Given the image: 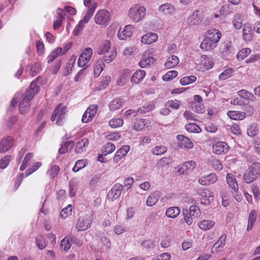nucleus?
I'll use <instances>...</instances> for the list:
<instances>
[{"label":"nucleus","instance_id":"obj_53","mask_svg":"<svg viewBox=\"0 0 260 260\" xmlns=\"http://www.w3.org/2000/svg\"><path fill=\"white\" fill-rule=\"evenodd\" d=\"M72 246V240L67 237L64 238L60 242V246L64 251L69 250Z\"/></svg>","mask_w":260,"mask_h":260},{"label":"nucleus","instance_id":"obj_58","mask_svg":"<svg viewBox=\"0 0 260 260\" xmlns=\"http://www.w3.org/2000/svg\"><path fill=\"white\" fill-rule=\"evenodd\" d=\"M131 76V73L128 70H126L123 71V75L121 76V78L118 80L117 84L119 85H123L128 80Z\"/></svg>","mask_w":260,"mask_h":260},{"label":"nucleus","instance_id":"obj_57","mask_svg":"<svg viewBox=\"0 0 260 260\" xmlns=\"http://www.w3.org/2000/svg\"><path fill=\"white\" fill-rule=\"evenodd\" d=\"M87 164L86 159H81L78 160L75 166L73 168V171L74 172H77L79 171L80 170L84 168Z\"/></svg>","mask_w":260,"mask_h":260},{"label":"nucleus","instance_id":"obj_12","mask_svg":"<svg viewBox=\"0 0 260 260\" xmlns=\"http://www.w3.org/2000/svg\"><path fill=\"white\" fill-rule=\"evenodd\" d=\"M134 26L133 25H127L123 28H120L118 33V38L121 40H125L130 38L133 34Z\"/></svg>","mask_w":260,"mask_h":260},{"label":"nucleus","instance_id":"obj_27","mask_svg":"<svg viewBox=\"0 0 260 260\" xmlns=\"http://www.w3.org/2000/svg\"><path fill=\"white\" fill-rule=\"evenodd\" d=\"M155 60L153 57L147 56L146 54H144L139 64L141 68H146L153 63Z\"/></svg>","mask_w":260,"mask_h":260},{"label":"nucleus","instance_id":"obj_59","mask_svg":"<svg viewBox=\"0 0 260 260\" xmlns=\"http://www.w3.org/2000/svg\"><path fill=\"white\" fill-rule=\"evenodd\" d=\"M72 207L71 205H68L66 207L63 208L60 212V216L62 219H65L71 214Z\"/></svg>","mask_w":260,"mask_h":260},{"label":"nucleus","instance_id":"obj_47","mask_svg":"<svg viewBox=\"0 0 260 260\" xmlns=\"http://www.w3.org/2000/svg\"><path fill=\"white\" fill-rule=\"evenodd\" d=\"M197 77L191 75L188 76H185L180 80V83L182 85H187L196 82Z\"/></svg>","mask_w":260,"mask_h":260},{"label":"nucleus","instance_id":"obj_39","mask_svg":"<svg viewBox=\"0 0 260 260\" xmlns=\"http://www.w3.org/2000/svg\"><path fill=\"white\" fill-rule=\"evenodd\" d=\"M257 216V213L255 210H252L249 215L248 225L247 230L248 231H250L256 220Z\"/></svg>","mask_w":260,"mask_h":260},{"label":"nucleus","instance_id":"obj_11","mask_svg":"<svg viewBox=\"0 0 260 260\" xmlns=\"http://www.w3.org/2000/svg\"><path fill=\"white\" fill-rule=\"evenodd\" d=\"M158 10L161 14L167 16L173 15L176 13L175 6L169 3H166L160 5Z\"/></svg>","mask_w":260,"mask_h":260},{"label":"nucleus","instance_id":"obj_51","mask_svg":"<svg viewBox=\"0 0 260 260\" xmlns=\"http://www.w3.org/2000/svg\"><path fill=\"white\" fill-rule=\"evenodd\" d=\"M167 151V148L164 145L155 146L151 151L152 153L155 155H160L164 154Z\"/></svg>","mask_w":260,"mask_h":260},{"label":"nucleus","instance_id":"obj_30","mask_svg":"<svg viewBox=\"0 0 260 260\" xmlns=\"http://www.w3.org/2000/svg\"><path fill=\"white\" fill-rule=\"evenodd\" d=\"M233 25L236 29H240L243 26V16L239 13L234 15L233 21Z\"/></svg>","mask_w":260,"mask_h":260},{"label":"nucleus","instance_id":"obj_33","mask_svg":"<svg viewBox=\"0 0 260 260\" xmlns=\"http://www.w3.org/2000/svg\"><path fill=\"white\" fill-rule=\"evenodd\" d=\"M180 210L178 207H171L167 209L166 211V216L171 218H176L180 214Z\"/></svg>","mask_w":260,"mask_h":260},{"label":"nucleus","instance_id":"obj_35","mask_svg":"<svg viewBox=\"0 0 260 260\" xmlns=\"http://www.w3.org/2000/svg\"><path fill=\"white\" fill-rule=\"evenodd\" d=\"M214 224L215 222L211 220H202L198 223L199 227L204 231L210 230Z\"/></svg>","mask_w":260,"mask_h":260},{"label":"nucleus","instance_id":"obj_28","mask_svg":"<svg viewBox=\"0 0 260 260\" xmlns=\"http://www.w3.org/2000/svg\"><path fill=\"white\" fill-rule=\"evenodd\" d=\"M179 62V58L176 55H172L167 58L165 66L167 69H171L176 67Z\"/></svg>","mask_w":260,"mask_h":260},{"label":"nucleus","instance_id":"obj_43","mask_svg":"<svg viewBox=\"0 0 260 260\" xmlns=\"http://www.w3.org/2000/svg\"><path fill=\"white\" fill-rule=\"evenodd\" d=\"M186 211L188 212V214L194 218L199 217L201 215L200 209L196 205L191 206L189 207V211L186 210Z\"/></svg>","mask_w":260,"mask_h":260},{"label":"nucleus","instance_id":"obj_40","mask_svg":"<svg viewBox=\"0 0 260 260\" xmlns=\"http://www.w3.org/2000/svg\"><path fill=\"white\" fill-rule=\"evenodd\" d=\"M84 5L88 8V10L86 12H88L89 11L92 12V16L97 7V3L94 0H84Z\"/></svg>","mask_w":260,"mask_h":260},{"label":"nucleus","instance_id":"obj_46","mask_svg":"<svg viewBox=\"0 0 260 260\" xmlns=\"http://www.w3.org/2000/svg\"><path fill=\"white\" fill-rule=\"evenodd\" d=\"M115 150V146L114 144L110 143L105 144L102 150L103 155L106 156L108 154L111 153Z\"/></svg>","mask_w":260,"mask_h":260},{"label":"nucleus","instance_id":"obj_1","mask_svg":"<svg viewBox=\"0 0 260 260\" xmlns=\"http://www.w3.org/2000/svg\"><path fill=\"white\" fill-rule=\"evenodd\" d=\"M221 37V34L218 29H209L205 35V38L200 45V48L206 51L213 50L216 47Z\"/></svg>","mask_w":260,"mask_h":260},{"label":"nucleus","instance_id":"obj_4","mask_svg":"<svg viewBox=\"0 0 260 260\" xmlns=\"http://www.w3.org/2000/svg\"><path fill=\"white\" fill-rule=\"evenodd\" d=\"M146 15V8L140 4L132 5L127 12L128 17L134 23L142 21L145 19Z\"/></svg>","mask_w":260,"mask_h":260},{"label":"nucleus","instance_id":"obj_56","mask_svg":"<svg viewBox=\"0 0 260 260\" xmlns=\"http://www.w3.org/2000/svg\"><path fill=\"white\" fill-rule=\"evenodd\" d=\"M36 243L40 250L44 249L47 246V243L42 235H38L37 237Z\"/></svg>","mask_w":260,"mask_h":260},{"label":"nucleus","instance_id":"obj_26","mask_svg":"<svg viewBox=\"0 0 260 260\" xmlns=\"http://www.w3.org/2000/svg\"><path fill=\"white\" fill-rule=\"evenodd\" d=\"M146 75L145 72L144 70H139L136 71L131 77V81L134 84H137L141 82Z\"/></svg>","mask_w":260,"mask_h":260},{"label":"nucleus","instance_id":"obj_6","mask_svg":"<svg viewBox=\"0 0 260 260\" xmlns=\"http://www.w3.org/2000/svg\"><path fill=\"white\" fill-rule=\"evenodd\" d=\"M67 112L66 106L62 104H58L55 108L51 116L50 120L54 121L56 120V124L62 125Z\"/></svg>","mask_w":260,"mask_h":260},{"label":"nucleus","instance_id":"obj_63","mask_svg":"<svg viewBox=\"0 0 260 260\" xmlns=\"http://www.w3.org/2000/svg\"><path fill=\"white\" fill-rule=\"evenodd\" d=\"M30 74L32 76H36L41 70V65L39 63H36L30 69Z\"/></svg>","mask_w":260,"mask_h":260},{"label":"nucleus","instance_id":"obj_50","mask_svg":"<svg viewBox=\"0 0 260 260\" xmlns=\"http://www.w3.org/2000/svg\"><path fill=\"white\" fill-rule=\"evenodd\" d=\"M155 108V105L154 104H147L146 105H144L141 108H139L137 110V112L139 114H145L147 112H149L154 109Z\"/></svg>","mask_w":260,"mask_h":260},{"label":"nucleus","instance_id":"obj_23","mask_svg":"<svg viewBox=\"0 0 260 260\" xmlns=\"http://www.w3.org/2000/svg\"><path fill=\"white\" fill-rule=\"evenodd\" d=\"M89 144L88 140L87 138H83L79 140L76 144L75 150L77 153H81L86 150Z\"/></svg>","mask_w":260,"mask_h":260},{"label":"nucleus","instance_id":"obj_16","mask_svg":"<svg viewBox=\"0 0 260 260\" xmlns=\"http://www.w3.org/2000/svg\"><path fill=\"white\" fill-rule=\"evenodd\" d=\"M91 11H89L88 12H86L83 19L80 20L78 24L77 25L74 30V34L75 36H78L80 32L84 28V25L86 24L91 17Z\"/></svg>","mask_w":260,"mask_h":260},{"label":"nucleus","instance_id":"obj_55","mask_svg":"<svg viewBox=\"0 0 260 260\" xmlns=\"http://www.w3.org/2000/svg\"><path fill=\"white\" fill-rule=\"evenodd\" d=\"M251 52V49L248 48L241 49L237 54V58L239 60L245 58Z\"/></svg>","mask_w":260,"mask_h":260},{"label":"nucleus","instance_id":"obj_34","mask_svg":"<svg viewBox=\"0 0 260 260\" xmlns=\"http://www.w3.org/2000/svg\"><path fill=\"white\" fill-rule=\"evenodd\" d=\"M123 102L121 99L116 98L111 101L109 104L110 111H114L119 109L123 105Z\"/></svg>","mask_w":260,"mask_h":260},{"label":"nucleus","instance_id":"obj_15","mask_svg":"<svg viewBox=\"0 0 260 260\" xmlns=\"http://www.w3.org/2000/svg\"><path fill=\"white\" fill-rule=\"evenodd\" d=\"M13 146V138L10 136L4 137L0 142V153L6 152Z\"/></svg>","mask_w":260,"mask_h":260},{"label":"nucleus","instance_id":"obj_36","mask_svg":"<svg viewBox=\"0 0 260 260\" xmlns=\"http://www.w3.org/2000/svg\"><path fill=\"white\" fill-rule=\"evenodd\" d=\"M251 27L249 24H244L243 28V39L246 41H249L251 39Z\"/></svg>","mask_w":260,"mask_h":260},{"label":"nucleus","instance_id":"obj_37","mask_svg":"<svg viewBox=\"0 0 260 260\" xmlns=\"http://www.w3.org/2000/svg\"><path fill=\"white\" fill-rule=\"evenodd\" d=\"M61 52V47H57L53 50L47 57L48 63L53 61L56 58L59 56L63 55Z\"/></svg>","mask_w":260,"mask_h":260},{"label":"nucleus","instance_id":"obj_17","mask_svg":"<svg viewBox=\"0 0 260 260\" xmlns=\"http://www.w3.org/2000/svg\"><path fill=\"white\" fill-rule=\"evenodd\" d=\"M218 177L214 173H211L208 175L201 177L198 182L202 185H209L213 184L217 181Z\"/></svg>","mask_w":260,"mask_h":260},{"label":"nucleus","instance_id":"obj_13","mask_svg":"<svg viewBox=\"0 0 260 260\" xmlns=\"http://www.w3.org/2000/svg\"><path fill=\"white\" fill-rule=\"evenodd\" d=\"M196 167L194 161L189 160L183 164L178 170V172L182 175L188 174L192 172Z\"/></svg>","mask_w":260,"mask_h":260},{"label":"nucleus","instance_id":"obj_60","mask_svg":"<svg viewBox=\"0 0 260 260\" xmlns=\"http://www.w3.org/2000/svg\"><path fill=\"white\" fill-rule=\"evenodd\" d=\"M177 75L178 72L176 71H170L163 75L162 79L165 81H169L175 78Z\"/></svg>","mask_w":260,"mask_h":260},{"label":"nucleus","instance_id":"obj_5","mask_svg":"<svg viewBox=\"0 0 260 260\" xmlns=\"http://www.w3.org/2000/svg\"><path fill=\"white\" fill-rule=\"evenodd\" d=\"M260 175V163L253 162L246 170L243 179L246 183H250L255 180Z\"/></svg>","mask_w":260,"mask_h":260},{"label":"nucleus","instance_id":"obj_45","mask_svg":"<svg viewBox=\"0 0 260 260\" xmlns=\"http://www.w3.org/2000/svg\"><path fill=\"white\" fill-rule=\"evenodd\" d=\"M185 129L190 133H200L202 132L201 128L196 123H190L186 124Z\"/></svg>","mask_w":260,"mask_h":260},{"label":"nucleus","instance_id":"obj_64","mask_svg":"<svg viewBox=\"0 0 260 260\" xmlns=\"http://www.w3.org/2000/svg\"><path fill=\"white\" fill-rule=\"evenodd\" d=\"M59 171V167L57 166H52L48 171L47 174L51 178H54L57 174L58 173Z\"/></svg>","mask_w":260,"mask_h":260},{"label":"nucleus","instance_id":"obj_25","mask_svg":"<svg viewBox=\"0 0 260 260\" xmlns=\"http://www.w3.org/2000/svg\"><path fill=\"white\" fill-rule=\"evenodd\" d=\"M226 239V235H222L218 240L214 244L211 249L212 252L220 251L225 245Z\"/></svg>","mask_w":260,"mask_h":260},{"label":"nucleus","instance_id":"obj_8","mask_svg":"<svg viewBox=\"0 0 260 260\" xmlns=\"http://www.w3.org/2000/svg\"><path fill=\"white\" fill-rule=\"evenodd\" d=\"M93 54L92 49L90 47L86 48L80 55L78 60V66L79 67H86L89 62Z\"/></svg>","mask_w":260,"mask_h":260},{"label":"nucleus","instance_id":"obj_52","mask_svg":"<svg viewBox=\"0 0 260 260\" xmlns=\"http://www.w3.org/2000/svg\"><path fill=\"white\" fill-rule=\"evenodd\" d=\"M123 119L120 118H114L109 121V124L112 128H117L123 125Z\"/></svg>","mask_w":260,"mask_h":260},{"label":"nucleus","instance_id":"obj_29","mask_svg":"<svg viewBox=\"0 0 260 260\" xmlns=\"http://www.w3.org/2000/svg\"><path fill=\"white\" fill-rule=\"evenodd\" d=\"M104 61V59L102 60V59H99L96 60L94 66L93 73L94 77H98L99 76L100 74L103 71L105 67Z\"/></svg>","mask_w":260,"mask_h":260},{"label":"nucleus","instance_id":"obj_2","mask_svg":"<svg viewBox=\"0 0 260 260\" xmlns=\"http://www.w3.org/2000/svg\"><path fill=\"white\" fill-rule=\"evenodd\" d=\"M39 90V86L36 82L32 81L29 87L26 90L24 97L19 105V109L21 113L24 114L29 111L30 101Z\"/></svg>","mask_w":260,"mask_h":260},{"label":"nucleus","instance_id":"obj_19","mask_svg":"<svg viewBox=\"0 0 260 260\" xmlns=\"http://www.w3.org/2000/svg\"><path fill=\"white\" fill-rule=\"evenodd\" d=\"M91 224V219L89 217L79 219L76 224V229L79 231H83L89 228Z\"/></svg>","mask_w":260,"mask_h":260},{"label":"nucleus","instance_id":"obj_42","mask_svg":"<svg viewBox=\"0 0 260 260\" xmlns=\"http://www.w3.org/2000/svg\"><path fill=\"white\" fill-rule=\"evenodd\" d=\"M73 146V143L72 141H68L61 145L58 152L60 154H63L69 151H70Z\"/></svg>","mask_w":260,"mask_h":260},{"label":"nucleus","instance_id":"obj_22","mask_svg":"<svg viewBox=\"0 0 260 260\" xmlns=\"http://www.w3.org/2000/svg\"><path fill=\"white\" fill-rule=\"evenodd\" d=\"M177 139L178 141L179 145L182 148L191 149L193 147L192 142L183 135H178Z\"/></svg>","mask_w":260,"mask_h":260},{"label":"nucleus","instance_id":"obj_3","mask_svg":"<svg viewBox=\"0 0 260 260\" xmlns=\"http://www.w3.org/2000/svg\"><path fill=\"white\" fill-rule=\"evenodd\" d=\"M98 53L100 55H103L104 62L109 63L115 59L117 52L115 48L111 47L110 42L106 40L100 45Z\"/></svg>","mask_w":260,"mask_h":260},{"label":"nucleus","instance_id":"obj_9","mask_svg":"<svg viewBox=\"0 0 260 260\" xmlns=\"http://www.w3.org/2000/svg\"><path fill=\"white\" fill-rule=\"evenodd\" d=\"M98 107L95 105H90L84 113L81 121L83 123L91 121L95 116Z\"/></svg>","mask_w":260,"mask_h":260},{"label":"nucleus","instance_id":"obj_7","mask_svg":"<svg viewBox=\"0 0 260 260\" xmlns=\"http://www.w3.org/2000/svg\"><path fill=\"white\" fill-rule=\"evenodd\" d=\"M111 14L109 12L105 9L99 11L94 16L96 24L106 27L110 23Z\"/></svg>","mask_w":260,"mask_h":260},{"label":"nucleus","instance_id":"obj_38","mask_svg":"<svg viewBox=\"0 0 260 260\" xmlns=\"http://www.w3.org/2000/svg\"><path fill=\"white\" fill-rule=\"evenodd\" d=\"M159 198V193L155 192L151 193L146 200V205L148 206H152L154 205L158 201Z\"/></svg>","mask_w":260,"mask_h":260},{"label":"nucleus","instance_id":"obj_44","mask_svg":"<svg viewBox=\"0 0 260 260\" xmlns=\"http://www.w3.org/2000/svg\"><path fill=\"white\" fill-rule=\"evenodd\" d=\"M198 194L206 199L214 197V193L207 188L199 189Z\"/></svg>","mask_w":260,"mask_h":260},{"label":"nucleus","instance_id":"obj_62","mask_svg":"<svg viewBox=\"0 0 260 260\" xmlns=\"http://www.w3.org/2000/svg\"><path fill=\"white\" fill-rule=\"evenodd\" d=\"M32 157H33V154H32V153H28L25 155V156L23 160L22 164H21V165L20 167V170L21 171L24 170L26 168L29 162L30 161L31 159L32 158Z\"/></svg>","mask_w":260,"mask_h":260},{"label":"nucleus","instance_id":"obj_10","mask_svg":"<svg viewBox=\"0 0 260 260\" xmlns=\"http://www.w3.org/2000/svg\"><path fill=\"white\" fill-rule=\"evenodd\" d=\"M200 64L196 66V69L201 71H205L211 69L214 66L213 61L206 55H202L201 57Z\"/></svg>","mask_w":260,"mask_h":260},{"label":"nucleus","instance_id":"obj_41","mask_svg":"<svg viewBox=\"0 0 260 260\" xmlns=\"http://www.w3.org/2000/svg\"><path fill=\"white\" fill-rule=\"evenodd\" d=\"M219 52L223 57L226 56L232 52V47L230 43H224L221 45Z\"/></svg>","mask_w":260,"mask_h":260},{"label":"nucleus","instance_id":"obj_24","mask_svg":"<svg viewBox=\"0 0 260 260\" xmlns=\"http://www.w3.org/2000/svg\"><path fill=\"white\" fill-rule=\"evenodd\" d=\"M201 22L199 11L196 10L189 16L187 19V22L190 26L196 25Z\"/></svg>","mask_w":260,"mask_h":260},{"label":"nucleus","instance_id":"obj_21","mask_svg":"<svg viewBox=\"0 0 260 260\" xmlns=\"http://www.w3.org/2000/svg\"><path fill=\"white\" fill-rule=\"evenodd\" d=\"M226 181L233 191L237 192L238 191V184L234 174L228 173L226 175Z\"/></svg>","mask_w":260,"mask_h":260},{"label":"nucleus","instance_id":"obj_31","mask_svg":"<svg viewBox=\"0 0 260 260\" xmlns=\"http://www.w3.org/2000/svg\"><path fill=\"white\" fill-rule=\"evenodd\" d=\"M150 124L149 120L143 119L136 120L134 124V128L136 131H140L143 128L148 127Z\"/></svg>","mask_w":260,"mask_h":260},{"label":"nucleus","instance_id":"obj_14","mask_svg":"<svg viewBox=\"0 0 260 260\" xmlns=\"http://www.w3.org/2000/svg\"><path fill=\"white\" fill-rule=\"evenodd\" d=\"M123 185L120 183L115 184L109 192L108 197L109 200L113 201L118 199L121 193Z\"/></svg>","mask_w":260,"mask_h":260},{"label":"nucleus","instance_id":"obj_32","mask_svg":"<svg viewBox=\"0 0 260 260\" xmlns=\"http://www.w3.org/2000/svg\"><path fill=\"white\" fill-rule=\"evenodd\" d=\"M228 116L232 119L240 120L245 117V113L242 112L237 111H229L227 113Z\"/></svg>","mask_w":260,"mask_h":260},{"label":"nucleus","instance_id":"obj_49","mask_svg":"<svg viewBox=\"0 0 260 260\" xmlns=\"http://www.w3.org/2000/svg\"><path fill=\"white\" fill-rule=\"evenodd\" d=\"M258 132L259 129L258 128L257 124L255 123H253L249 125L247 129V135L250 137H253L256 136L258 133Z\"/></svg>","mask_w":260,"mask_h":260},{"label":"nucleus","instance_id":"obj_20","mask_svg":"<svg viewBox=\"0 0 260 260\" xmlns=\"http://www.w3.org/2000/svg\"><path fill=\"white\" fill-rule=\"evenodd\" d=\"M229 147L224 142H217L213 145V151L217 154H221L228 152Z\"/></svg>","mask_w":260,"mask_h":260},{"label":"nucleus","instance_id":"obj_61","mask_svg":"<svg viewBox=\"0 0 260 260\" xmlns=\"http://www.w3.org/2000/svg\"><path fill=\"white\" fill-rule=\"evenodd\" d=\"M42 166L41 162H35L33 163L31 166L27 169L25 172V177H27L32 173L37 171Z\"/></svg>","mask_w":260,"mask_h":260},{"label":"nucleus","instance_id":"obj_48","mask_svg":"<svg viewBox=\"0 0 260 260\" xmlns=\"http://www.w3.org/2000/svg\"><path fill=\"white\" fill-rule=\"evenodd\" d=\"M181 104V101L178 100H169L166 103L165 106L173 110H178L179 109Z\"/></svg>","mask_w":260,"mask_h":260},{"label":"nucleus","instance_id":"obj_18","mask_svg":"<svg viewBox=\"0 0 260 260\" xmlns=\"http://www.w3.org/2000/svg\"><path fill=\"white\" fill-rule=\"evenodd\" d=\"M158 35L154 32H148L144 35L141 39V42L142 44L145 45H150L154 43L158 40Z\"/></svg>","mask_w":260,"mask_h":260},{"label":"nucleus","instance_id":"obj_54","mask_svg":"<svg viewBox=\"0 0 260 260\" xmlns=\"http://www.w3.org/2000/svg\"><path fill=\"white\" fill-rule=\"evenodd\" d=\"M233 72L234 70L232 68H227L219 75L218 78L220 80H224L231 77Z\"/></svg>","mask_w":260,"mask_h":260}]
</instances>
